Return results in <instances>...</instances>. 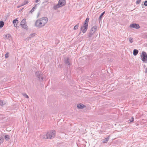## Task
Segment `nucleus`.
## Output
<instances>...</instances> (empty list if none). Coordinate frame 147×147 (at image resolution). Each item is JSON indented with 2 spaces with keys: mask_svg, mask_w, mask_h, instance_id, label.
Returning a JSON list of instances; mask_svg holds the SVG:
<instances>
[{
  "mask_svg": "<svg viewBox=\"0 0 147 147\" xmlns=\"http://www.w3.org/2000/svg\"><path fill=\"white\" fill-rule=\"evenodd\" d=\"M48 18L46 17H43L37 20L35 23V26L38 28H41L44 26L47 23Z\"/></svg>",
  "mask_w": 147,
  "mask_h": 147,
  "instance_id": "obj_1",
  "label": "nucleus"
},
{
  "mask_svg": "<svg viewBox=\"0 0 147 147\" xmlns=\"http://www.w3.org/2000/svg\"><path fill=\"white\" fill-rule=\"evenodd\" d=\"M56 134V131L53 130L49 131L45 134H41L40 137L44 139H49L54 138Z\"/></svg>",
  "mask_w": 147,
  "mask_h": 147,
  "instance_id": "obj_2",
  "label": "nucleus"
},
{
  "mask_svg": "<svg viewBox=\"0 0 147 147\" xmlns=\"http://www.w3.org/2000/svg\"><path fill=\"white\" fill-rule=\"evenodd\" d=\"M89 18H86L84 24L82 26L80 30L82 31V32L84 33L86 32L88 29V25L89 21Z\"/></svg>",
  "mask_w": 147,
  "mask_h": 147,
  "instance_id": "obj_3",
  "label": "nucleus"
},
{
  "mask_svg": "<svg viewBox=\"0 0 147 147\" xmlns=\"http://www.w3.org/2000/svg\"><path fill=\"white\" fill-rule=\"evenodd\" d=\"M66 3L65 0H59L58 3L55 5L53 7V8L54 9H56L57 8L64 6Z\"/></svg>",
  "mask_w": 147,
  "mask_h": 147,
  "instance_id": "obj_4",
  "label": "nucleus"
},
{
  "mask_svg": "<svg viewBox=\"0 0 147 147\" xmlns=\"http://www.w3.org/2000/svg\"><path fill=\"white\" fill-rule=\"evenodd\" d=\"M141 59L145 63L147 62V55L146 53L143 51L141 55Z\"/></svg>",
  "mask_w": 147,
  "mask_h": 147,
  "instance_id": "obj_5",
  "label": "nucleus"
},
{
  "mask_svg": "<svg viewBox=\"0 0 147 147\" xmlns=\"http://www.w3.org/2000/svg\"><path fill=\"white\" fill-rule=\"evenodd\" d=\"M97 29V27L96 26H94L91 29L90 32H89L88 36L89 37H90L95 32Z\"/></svg>",
  "mask_w": 147,
  "mask_h": 147,
  "instance_id": "obj_6",
  "label": "nucleus"
},
{
  "mask_svg": "<svg viewBox=\"0 0 147 147\" xmlns=\"http://www.w3.org/2000/svg\"><path fill=\"white\" fill-rule=\"evenodd\" d=\"M35 74L36 77L38 79V80H43V78L42 76V74L41 71H37L35 73Z\"/></svg>",
  "mask_w": 147,
  "mask_h": 147,
  "instance_id": "obj_7",
  "label": "nucleus"
},
{
  "mask_svg": "<svg viewBox=\"0 0 147 147\" xmlns=\"http://www.w3.org/2000/svg\"><path fill=\"white\" fill-rule=\"evenodd\" d=\"M26 19H23L21 22V26L23 28L27 29H28V26L26 24Z\"/></svg>",
  "mask_w": 147,
  "mask_h": 147,
  "instance_id": "obj_8",
  "label": "nucleus"
},
{
  "mask_svg": "<svg viewBox=\"0 0 147 147\" xmlns=\"http://www.w3.org/2000/svg\"><path fill=\"white\" fill-rule=\"evenodd\" d=\"M129 27L131 28H134L138 29L140 28V26L138 24L134 23L131 24Z\"/></svg>",
  "mask_w": 147,
  "mask_h": 147,
  "instance_id": "obj_9",
  "label": "nucleus"
},
{
  "mask_svg": "<svg viewBox=\"0 0 147 147\" xmlns=\"http://www.w3.org/2000/svg\"><path fill=\"white\" fill-rule=\"evenodd\" d=\"M77 107L79 109H82L84 108H85L86 107V106L85 105H83L82 104H78L77 106Z\"/></svg>",
  "mask_w": 147,
  "mask_h": 147,
  "instance_id": "obj_10",
  "label": "nucleus"
},
{
  "mask_svg": "<svg viewBox=\"0 0 147 147\" xmlns=\"http://www.w3.org/2000/svg\"><path fill=\"white\" fill-rule=\"evenodd\" d=\"M13 24L14 26L15 27H16L17 26V24L18 23V21L17 19H15L13 21Z\"/></svg>",
  "mask_w": 147,
  "mask_h": 147,
  "instance_id": "obj_11",
  "label": "nucleus"
},
{
  "mask_svg": "<svg viewBox=\"0 0 147 147\" xmlns=\"http://www.w3.org/2000/svg\"><path fill=\"white\" fill-rule=\"evenodd\" d=\"M109 139V137H108L106 138H105V139L102 140V142L104 143H107V142L108 141Z\"/></svg>",
  "mask_w": 147,
  "mask_h": 147,
  "instance_id": "obj_12",
  "label": "nucleus"
},
{
  "mask_svg": "<svg viewBox=\"0 0 147 147\" xmlns=\"http://www.w3.org/2000/svg\"><path fill=\"white\" fill-rule=\"evenodd\" d=\"M65 63L66 64H67L68 65H70V63L69 61V58H67L65 60Z\"/></svg>",
  "mask_w": 147,
  "mask_h": 147,
  "instance_id": "obj_13",
  "label": "nucleus"
},
{
  "mask_svg": "<svg viewBox=\"0 0 147 147\" xmlns=\"http://www.w3.org/2000/svg\"><path fill=\"white\" fill-rule=\"evenodd\" d=\"M138 51L137 50L134 49L133 51V55L135 56H136L138 54Z\"/></svg>",
  "mask_w": 147,
  "mask_h": 147,
  "instance_id": "obj_14",
  "label": "nucleus"
},
{
  "mask_svg": "<svg viewBox=\"0 0 147 147\" xmlns=\"http://www.w3.org/2000/svg\"><path fill=\"white\" fill-rule=\"evenodd\" d=\"M5 138L6 140L8 141L10 139V136L9 135H7L5 136Z\"/></svg>",
  "mask_w": 147,
  "mask_h": 147,
  "instance_id": "obj_15",
  "label": "nucleus"
},
{
  "mask_svg": "<svg viewBox=\"0 0 147 147\" xmlns=\"http://www.w3.org/2000/svg\"><path fill=\"white\" fill-rule=\"evenodd\" d=\"M4 24V22L3 21H0V28H1L3 27Z\"/></svg>",
  "mask_w": 147,
  "mask_h": 147,
  "instance_id": "obj_16",
  "label": "nucleus"
},
{
  "mask_svg": "<svg viewBox=\"0 0 147 147\" xmlns=\"http://www.w3.org/2000/svg\"><path fill=\"white\" fill-rule=\"evenodd\" d=\"M5 104V102L4 101L0 100V105L1 106H3Z\"/></svg>",
  "mask_w": 147,
  "mask_h": 147,
  "instance_id": "obj_17",
  "label": "nucleus"
},
{
  "mask_svg": "<svg viewBox=\"0 0 147 147\" xmlns=\"http://www.w3.org/2000/svg\"><path fill=\"white\" fill-rule=\"evenodd\" d=\"M35 36V33L31 34L29 36L28 38H31L34 37Z\"/></svg>",
  "mask_w": 147,
  "mask_h": 147,
  "instance_id": "obj_18",
  "label": "nucleus"
},
{
  "mask_svg": "<svg viewBox=\"0 0 147 147\" xmlns=\"http://www.w3.org/2000/svg\"><path fill=\"white\" fill-rule=\"evenodd\" d=\"M28 3V2L27 0H25L24 1L23 3L22 4V5L24 6Z\"/></svg>",
  "mask_w": 147,
  "mask_h": 147,
  "instance_id": "obj_19",
  "label": "nucleus"
},
{
  "mask_svg": "<svg viewBox=\"0 0 147 147\" xmlns=\"http://www.w3.org/2000/svg\"><path fill=\"white\" fill-rule=\"evenodd\" d=\"M36 5H35V6L30 11V12L31 13H32V12H33L34 11V10L36 9Z\"/></svg>",
  "mask_w": 147,
  "mask_h": 147,
  "instance_id": "obj_20",
  "label": "nucleus"
},
{
  "mask_svg": "<svg viewBox=\"0 0 147 147\" xmlns=\"http://www.w3.org/2000/svg\"><path fill=\"white\" fill-rule=\"evenodd\" d=\"M105 11H104L103 13H102L101 15L99 17V19L100 20L102 18L103 16L104 15V14H105Z\"/></svg>",
  "mask_w": 147,
  "mask_h": 147,
  "instance_id": "obj_21",
  "label": "nucleus"
},
{
  "mask_svg": "<svg viewBox=\"0 0 147 147\" xmlns=\"http://www.w3.org/2000/svg\"><path fill=\"white\" fill-rule=\"evenodd\" d=\"M79 26V24H77L76 25L74 28V30H77L78 29V27Z\"/></svg>",
  "mask_w": 147,
  "mask_h": 147,
  "instance_id": "obj_22",
  "label": "nucleus"
},
{
  "mask_svg": "<svg viewBox=\"0 0 147 147\" xmlns=\"http://www.w3.org/2000/svg\"><path fill=\"white\" fill-rule=\"evenodd\" d=\"M129 41L130 42L132 43L133 42V39L131 37H130L129 38Z\"/></svg>",
  "mask_w": 147,
  "mask_h": 147,
  "instance_id": "obj_23",
  "label": "nucleus"
},
{
  "mask_svg": "<svg viewBox=\"0 0 147 147\" xmlns=\"http://www.w3.org/2000/svg\"><path fill=\"white\" fill-rule=\"evenodd\" d=\"M23 95L25 98H29V97H28V96L26 94H23Z\"/></svg>",
  "mask_w": 147,
  "mask_h": 147,
  "instance_id": "obj_24",
  "label": "nucleus"
},
{
  "mask_svg": "<svg viewBox=\"0 0 147 147\" xmlns=\"http://www.w3.org/2000/svg\"><path fill=\"white\" fill-rule=\"evenodd\" d=\"M5 37L8 38H9L11 37V36L9 34H7L5 35Z\"/></svg>",
  "mask_w": 147,
  "mask_h": 147,
  "instance_id": "obj_25",
  "label": "nucleus"
},
{
  "mask_svg": "<svg viewBox=\"0 0 147 147\" xmlns=\"http://www.w3.org/2000/svg\"><path fill=\"white\" fill-rule=\"evenodd\" d=\"M141 1V0H137L136 1V4H138L140 3Z\"/></svg>",
  "mask_w": 147,
  "mask_h": 147,
  "instance_id": "obj_26",
  "label": "nucleus"
},
{
  "mask_svg": "<svg viewBox=\"0 0 147 147\" xmlns=\"http://www.w3.org/2000/svg\"><path fill=\"white\" fill-rule=\"evenodd\" d=\"M3 138H0V144L3 142Z\"/></svg>",
  "mask_w": 147,
  "mask_h": 147,
  "instance_id": "obj_27",
  "label": "nucleus"
},
{
  "mask_svg": "<svg viewBox=\"0 0 147 147\" xmlns=\"http://www.w3.org/2000/svg\"><path fill=\"white\" fill-rule=\"evenodd\" d=\"M130 121V122H132L134 121V118L132 117L131 119L129 120Z\"/></svg>",
  "mask_w": 147,
  "mask_h": 147,
  "instance_id": "obj_28",
  "label": "nucleus"
},
{
  "mask_svg": "<svg viewBox=\"0 0 147 147\" xmlns=\"http://www.w3.org/2000/svg\"><path fill=\"white\" fill-rule=\"evenodd\" d=\"M144 4L145 5L147 6V1H145Z\"/></svg>",
  "mask_w": 147,
  "mask_h": 147,
  "instance_id": "obj_29",
  "label": "nucleus"
},
{
  "mask_svg": "<svg viewBox=\"0 0 147 147\" xmlns=\"http://www.w3.org/2000/svg\"><path fill=\"white\" fill-rule=\"evenodd\" d=\"M5 57L6 58H7L8 57V53H6L5 55Z\"/></svg>",
  "mask_w": 147,
  "mask_h": 147,
  "instance_id": "obj_30",
  "label": "nucleus"
},
{
  "mask_svg": "<svg viewBox=\"0 0 147 147\" xmlns=\"http://www.w3.org/2000/svg\"><path fill=\"white\" fill-rule=\"evenodd\" d=\"M23 6V5H22V4L20 5H18V6H17V7L18 8H19L22 6Z\"/></svg>",
  "mask_w": 147,
  "mask_h": 147,
  "instance_id": "obj_31",
  "label": "nucleus"
},
{
  "mask_svg": "<svg viewBox=\"0 0 147 147\" xmlns=\"http://www.w3.org/2000/svg\"><path fill=\"white\" fill-rule=\"evenodd\" d=\"M40 0H35V2L36 3L39 2Z\"/></svg>",
  "mask_w": 147,
  "mask_h": 147,
  "instance_id": "obj_32",
  "label": "nucleus"
},
{
  "mask_svg": "<svg viewBox=\"0 0 147 147\" xmlns=\"http://www.w3.org/2000/svg\"><path fill=\"white\" fill-rule=\"evenodd\" d=\"M146 72L147 73V69H146Z\"/></svg>",
  "mask_w": 147,
  "mask_h": 147,
  "instance_id": "obj_33",
  "label": "nucleus"
},
{
  "mask_svg": "<svg viewBox=\"0 0 147 147\" xmlns=\"http://www.w3.org/2000/svg\"><path fill=\"white\" fill-rule=\"evenodd\" d=\"M146 46H147V44H146Z\"/></svg>",
  "mask_w": 147,
  "mask_h": 147,
  "instance_id": "obj_34",
  "label": "nucleus"
}]
</instances>
